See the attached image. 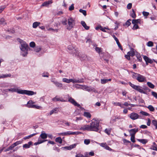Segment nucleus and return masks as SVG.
Instances as JSON below:
<instances>
[{
    "mask_svg": "<svg viewBox=\"0 0 157 157\" xmlns=\"http://www.w3.org/2000/svg\"><path fill=\"white\" fill-rule=\"evenodd\" d=\"M99 121L95 119H93L90 125L85 124L80 126L79 129L82 131L98 132L99 130Z\"/></svg>",
    "mask_w": 157,
    "mask_h": 157,
    "instance_id": "1",
    "label": "nucleus"
},
{
    "mask_svg": "<svg viewBox=\"0 0 157 157\" xmlns=\"http://www.w3.org/2000/svg\"><path fill=\"white\" fill-rule=\"evenodd\" d=\"M5 90V92H10L12 93L16 92L19 94H25L29 96L35 95L36 94V92H34L31 90H23L21 89H19L16 87L13 88L6 89Z\"/></svg>",
    "mask_w": 157,
    "mask_h": 157,
    "instance_id": "2",
    "label": "nucleus"
},
{
    "mask_svg": "<svg viewBox=\"0 0 157 157\" xmlns=\"http://www.w3.org/2000/svg\"><path fill=\"white\" fill-rule=\"evenodd\" d=\"M17 40L21 44L20 47L21 50V54L23 56H25L28 53V46L25 42L21 40L20 38H17Z\"/></svg>",
    "mask_w": 157,
    "mask_h": 157,
    "instance_id": "3",
    "label": "nucleus"
},
{
    "mask_svg": "<svg viewBox=\"0 0 157 157\" xmlns=\"http://www.w3.org/2000/svg\"><path fill=\"white\" fill-rule=\"evenodd\" d=\"M35 103V102L32 100H30L28 102L27 104L25 105V106L29 108H35L40 110L43 109V108L42 106L34 105V104Z\"/></svg>",
    "mask_w": 157,
    "mask_h": 157,
    "instance_id": "4",
    "label": "nucleus"
},
{
    "mask_svg": "<svg viewBox=\"0 0 157 157\" xmlns=\"http://www.w3.org/2000/svg\"><path fill=\"white\" fill-rule=\"evenodd\" d=\"M129 84L130 85V86L133 89L137 90L140 93H143L144 94H146V92L142 88L141 86H139L135 85L132 84L131 82H129Z\"/></svg>",
    "mask_w": 157,
    "mask_h": 157,
    "instance_id": "5",
    "label": "nucleus"
},
{
    "mask_svg": "<svg viewBox=\"0 0 157 157\" xmlns=\"http://www.w3.org/2000/svg\"><path fill=\"white\" fill-rule=\"evenodd\" d=\"M67 49L70 50L72 51L71 53L73 54H75V56L77 57H80L79 52L78 50H77L72 45H69L67 47Z\"/></svg>",
    "mask_w": 157,
    "mask_h": 157,
    "instance_id": "6",
    "label": "nucleus"
},
{
    "mask_svg": "<svg viewBox=\"0 0 157 157\" xmlns=\"http://www.w3.org/2000/svg\"><path fill=\"white\" fill-rule=\"evenodd\" d=\"M68 101L74 105L78 107L81 110H85V109L83 108L82 107L80 104L77 103L76 101H75V100L71 97H70L68 98Z\"/></svg>",
    "mask_w": 157,
    "mask_h": 157,
    "instance_id": "7",
    "label": "nucleus"
},
{
    "mask_svg": "<svg viewBox=\"0 0 157 157\" xmlns=\"http://www.w3.org/2000/svg\"><path fill=\"white\" fill-rule=\"evenodd\" d=\"M132 23L134 25L133 28L136 29H140L137 24H141L142 23V21L140 19H133L132 20Z\"/></svg>",
    "mask_w": 157,
    "mask_h": 157,
    "instance_id": "8",
    "label": "nucleus"
},
{
    "mask_svg": "<svg viewBox=\"0 0 157 157\" xmlns=\"http://www.w3.org/2000/svg\"><path fill=\"white\" fill-rule=\"evenodd\" d=\"M135 74L137 75L136 78L139 82H142L146 81V78L144 76L137 73H136Z\"/></svg>",
    "mask_w": 157,
    "mask_h": 157,
    "instance_id": "9",
    "label": "nucleus"
},
{
    "mask_svg": "<svg viewBox=\"0 0 157 157\" xmlns=\"http://www.w3.org/2000/svg\"><path fill=\"white\" fill-rule=\"evenodd\" d=\"M80 133V132H71V131H69L65 132L59 133H58V135L59 136H65L70 135L78 134L79 133Z\"/></svg>",
    "mask_w": 157,
    "mask_h": 157,
    "instance_id": "10",
    "label": "nucleus"
},
{
    "mask_svg": "<svg viewBox=\"0 0 157 157\" xmlns=\"http://www.w3.org/2000/svg\"><path fill=\"white\" fill-rule=\"evenodd\" d=\"M68 25H69L68 29H71L75 25L74 20L72 18H70L68 19Z\"/></svg>",
    "mask_w": 157,
    "mask_h": 157,
    "instance_id": "11",
    "label": "nucleus"
},
{
    "mask_svg": "<svg viewBox=\"0 0 157 157\" xmlns=\"http://www.w3.org/2000/svg\"><path fill=\"white\" fill-rule=\"evenodd\" d=\"M69 83L72 82L73 83H82L83 82V79H79L78 78H73L72 79H69Z\"/></svg>",
    "mask_w": 157,
    "mask_h": 157,
    "instance_id": "12",
    "label": "nucleus"
},
{
    "mask_svg": "<svg viewBox=\"0 0 157 157\" xmlns=\"http://www.w3.org/2000/svg\"><path fill=\"white\" fill-rule=\"evenodd\" d=\"M128 116L133 120L137 119L139 118V115L137 113H131Z\"/></svg>",
    "mask_w": 157,
    "mask_h": 157,
    "instance_id": "13",
    "label": "nucleus"
},
{
    "mask_svg": "<svg viewBox=\"0 0 157 157\" xmlns=\"http://www.w3.org/2000/svg\"><path fill=\"white\" fill-rule=\"evenodd\" d=\"M143 58L144 60L146 62V64L147 65L148 63H153V61H154L155 60H152L150 59L147 56H144Z\"/></svg>",
    "mask_w": 157,
    "mask_h": 157,
    "instance_id": "14",
    "label": "nucleus"
},
{
    "mask_svg": "<svg viewBox=\"0 0 157 157\" xmlns=\"http://www.w3.org/2000/svg\"><path fill=\"white\" fill-rule=\"evenodd\" d=\"M55 78H52L51 79V81L55 85L59 88H62L63 84L61 83H59L57 81H55L54 80Z\"/></svg>",
    "mask_w": 157,
    "mask_h": 157,
    "instance_id": "15",
    "label": "nucleus"
},
{
    "mask_svg": "<svg viewBox=\"0 0 157 157\" xmlns=\"http://www.w3.org/2000/svg\"><path fill=\"white\" fill-rule=\"evenodd\" d=\"M77 144H71L69 146H66L62 147V148L63 150H64L65 149L67 150H71L72 149L75 148L76 147Z\"/></svg>",
    "mask_w": 157,
    "mask_h": 157,
    "instance_id": "16",
    "label": "nucleus"
},
{
    "mask_svg": "<svg viewBox=\"0 0 157 157\" xmlns=\"http://www.w3.org/2000/svg\"><path fill=\"white\" fill-rule=\"evenodd\" d=\"M52 100L54 101H60L62 102H66L67 101L64 99L62 98H59L56 96L52 98Z\"/></svg>",
    "mask_w": 157,
    "mask_h": 157,
    "instance_id": "17",
    "label": "nucleus"
},
{
    "mask_svg": "<svg viewBox=\"0 0 157 157\" xmlns=\"http://www.w3.org/2000/svg\"><path fill=\"white\" fill-rule=\"evenodd\" d=\"M100 146L104 147L106 150L109 151H111L112 149L108 146L106 143H101L99 144Z\"/></svg>",
    "mask_w": 157,
    "mask_h": 157,
    "instance_id": "18",
    "label": "nucleus"
},
{
    "mask_svg": "<svg viewBox=\"0 0 157 157\" xmlns=\"http://www.w3.org/2000/svg\"><path fill=\"white\" fill-rule=\"evenodd\" d=\"M138 128H133L130 129L129 132H130V136H135L136 133L138 131Z\"/></svg>",
    "mask_w": 157,
    "mask_h": 157,
    "instance_id": "19",
    "label": "nucleus"
},
{
    "mask_svg": "<svg viewBox=\"0 0 157 157\" xmlns=\"http://www.w3.org/2000/svg\"><path fill=\"white\" fill-rule=\"evenodd\" d=\"M58 110L57 108H54L50 111L48 115L50 116L54 113H58Z\"/></svg>",
    "mask_w": 157,
    "mask_h": 157,
    "instance_id": "20",
    "label": "nucleus"
},
{
    "mask_svg": "<svg viewBox=\"0 0 157 157\" xmlns=\"http://www.w3.org/2000/svg\"><path fill=\"white\" fill-rule=\"evenodd\" d=\"M52 3V2L51 1L49 0L45 2L42 3L41 7L47 6L49 4Z\"/></svg>",
    "mask_w": 157,
    "mask_h": 157,
    "instance_id": "21",
    "label": "nucleus"
},
{
    "mask_svg": "<svg viewBox=\"0 0 157 157\" xmlns=\"http://www.w3.org/2000/svg\"><path fill=\"white\" fill-rule=\"evenodd\" d=\"M33 49L34 52H38L41 50L42 48L41 46H37L35 47Z\"/></svg>",
    "mask_w": 157,
    "mask_h": 157,
    "instance_id": "22",
    "label": "nucleus"
},
{
    "mask_svg": "<svg viewBox=\"0 0 157 157\" xmlns=\"http://www.w3.org/2000/svg\"><path fill=\"white\" fill-rule=\"evenodd\" d=\"M127 54H128L130 56H133L135 54L134 49L133 48H131V50L128 52Z\"/></svg>",
    "mask_w": 157,
    "mask_h": 157,
    "instance_id": "23",
    "label": "nucleus"
},
{
    "mask_svg": "<svg viewBox=\"0 0 157 157\" xmlns=\"http://www.w3.org/2000/svg\"><path fill=\"white\" fill-rule=\"evenodd\" d=\"M86 91L88 92L93 91L95 93L97 92V91L94 88L88 86L87 87Z\"/></svg>",
    "mask_w": 157,
    "mask_h": 157,
    "instance_id": "24",
    "label": "nucleus"
},
{
    "mask_svg": "<svg viewBox=\"0 0 157 157\" xmlns=\"http://www.w3.org/2000/svg\"><path fill=\"white\" fill-rule=\"evenodd\" d=\"M112 104L115 106H119L121 107V108H124V106H123V105H122L120 102H115L114 101L112 102Z\"/></svg>",
    "mask_w": 157,
    "mask_h": 157,
    "instance_id": "25",
    "label": "nucleus"
},
{
    "mask_svg": "<svg viewBox=\"0 0 157 157\" xmlns=\"http://www.w3.org/2000/svg\"><path fill=\"white\" fill-rule=\"evenodd\" d=\"M83 115L87 118H90L91 115L90 113L88 112H84Z\"/></svg>",
    "mask_w": 157,
    "mask_h": 157,
    "instance_id": "26",
    "label": "nucleus"
},
{
    "mask_svg": "<svg viewBox=\"0 0 157 157\" xmlns=\"http://www.w3.org/2000/svg\"><path fill=\"white\" fill-rule=\"evenodd\" d=\"M32 144V142L31 141L29 142L28 143L24 144L23 145V148H28L30 147V146Z\"/></svg>",
    "mask_w": 157,
    "mask_h": 157,
    "instance_id": "27",
    "label": "nucleus"
},
{
    "mask_svg": "<svg viewBox=\"0 0 157 157\" xmlns=\"http://www.w3.org/2000/svg\"><path fill=\"white\" fill-rule=\"evenodd\" d=\"M11 76L10 74H2L0 75V78H6L8 77H10Z\"/></svg>",
    "mask_w": 157,
    "mask_h": 157,
    "instance_id": "28",
    "label": "nucleus"
},
{
    "mask_svg": "<svg viewBox=\"0 0 157 157\" xmlns=\"http://www.w3.org/2000/svg\"><path fill=\"white\" fill-rule=\"evenodd\" d=\"M111 80V79H101V83L102 84H104L105 83H107L108 81H110Z\"/></svg>",
    "mask_w": 157,
    "mask_h": 157,
    "instance_id": "29",
    "label": "nucleus"
},
{
    "mask_svg": "<svg viewBox=\"0 0 157 157\" xmlns=\"http://www.w3.org/2000/svg\"><path fill=\"white\" fill-rule=\"evenodd\" d=\"M40 137L42 139H45L47 138V135L45 133L42 132L40 135Z\"/></svg>",
    "mask_w": 157,
    "mask_h": 157,
    "instance_id": "30",
    "label": "nucleus"
},
{
    "mask_svg": "<svg viewBox=\"0 0 157 157\" xmlns=\"http://www.w3.org/2000/svg\"><path fill=\"white\" fill-rule=\"evenodd\" d=\"M81 24L86 29H89V27L86 25L85 21H81Z\"/></svg>",
    "mask_w": 157,
    "mask_h": 157,
    "instance_id": "31",
    "label": "nucleus"
},
{
    "mask_svg": "<svg viewBox=\"0 0 157 157\" xmlns=\"http://www.w3.org/2000/svg\"><path fill=\"white\" fill-rule=\"evenodd\" d=\"M40 24V22H35L33 23V27L35 29L37 26H39Z\"/></svg>",
    "mask_w": 157,
    "mask_h": 157,
    "instance_id": "32",
    "label": "nucleus"
},
{
    "mask_svg": "<svg viewBox=\"0 0 157 157\" xmlns=\"http://www.w3.org/2000/svg\"><path fill=\"white\" fill-rule=\"evenodd\" d=\"M137 140L140 142V143H142L143 144H145L147 142V140L146 139H137Z\"/></svg>",
    "mask_w": 157,
    "mask_h": 157,
    "instance_id": "33",
    "label": "nucleus"
},
{
    "mask_svg": "<svg viewBox=\"0 0 157 157\" xmlns=\"http://www.w3.org/2000/svg\"><path fill=\"white\" fill-rule=\"evenodd\" d=\"M131 21V19H129L126 22V23L124 24L123 25L124 26H126L127 27H128L129 26L131 23L130 22V21Z\"/></svg>",
    "mask_w": 157,
    "mask_h": 157,
    "instance_id": "34",
    "label": "nucleus"
},
{
    "mask_svg": "<svg viewBox=\"0 0 157 157\" xmlns=\"http://www.w3.org/2000/svg\"><path fill=\"white\" fill-rule=\"evenodd\" d=\"M152 124L155 127V129H157V120H153L152 121Z\"/></svg>",
    "mask_w": 157,
    "mask_h": 157,
    "instance_id": "35",
    "label": "nucleus"
},
{
    "mask_svg": "<svg viewBox=\"0 0 157 157\" xmlns=\"http://www.w3.org/2000/svg\"><path fill=\"white\" fill-rule=\"evenodd\" d=\"M147 84L151 88L153 89L155 87V85L150 82H147Z\"/></svg>",
    "mask_w": 157,
    "mask_h": 157,
    "instance_id": "36",
    "label": "nucleus"
},
{
    "mask_svg": "<svg viewBox=\"0 0 157 157\" xmlns=\"http://www.w3.org/2000/svg\"><path fill=\"white\" fill-rule=\"evenodd\" d=\"M55 141L59 143L60 144H61L62 142V139L59 137L56 138L55 139Z\"/></svg>",
    "mask_w": 157,
    "mask_h": 157,
    "instance_id": "37",
    "label": "nucleus"
},
{
    "mask_svg": "<svg viewBox=\"0 0 157 157\" xmlns=\"http://www.w3.org/2000/svg\"><path fill=\"white\" fill-rule=\"evenodd\" d=\"M108 29V28L106 27L103 28L100 25H98L95 28V29Z\"/></svg>",
    "mask_w": 157,
    "mask_h": 157,
    "instance_id": "38",
    "label": "nucleus"
},
{
    "mask_svg": "<svg viewBox=\"0 0 157 157\" xmlns=\"http://www.w3.org/2000/svg\"><path fill=\"white\" fill-rule=\"evenodd\" d=\"M131 16L133 18H135L136 17V16L135 12L133 9L132 10V11L131 14Z\"/></svg>",
    "mask_w": 157,
    "mask_h": 157,
    "instance_id": "39",
    "label": "nucleus"
},
{
    "mask_svg": "<svg viewBox=\"0 0 157 157\" xmlns=\"http://www.w3.org/2000/svg\"><path fill=\"white\" fill-rule=\"evenodd\" d=\"M147 107L151 111L153 112L155 110L154 108L151 105H149Z\"/></svg>",
    "mask_w": 157,
    "mask_h": 157,
    "instance_id": "40",
    "label": "nucleus"
},
{
    "mask_svg": "<svg viewBox=\"0 0 157 157\" xmlns=\"http://www.w3.org/2000/svg\"><path fill=\"white\" fill-rule=\"evenodd\" d=\"M6 24L4 18H1L0 19V24L4 25Z\"/></svg>",
    "mask_w": 157,
    "mask_h": 157,
    "instance_id": "41",
    "label": "nucleus"
},
{
    "mask_svg": "<svg viewBox=\"0 0 157 157\" xmlns=\"http://www.w3.org/2000/svg\"><path fill=\"white\" fill-rule=\"evenodd\" d=\"M79 11L82 13L83 15L85 16H86V11L85 10H83L82 9H80L79 10Z\"/></svg>",
    "mask_w": 157,
    "mask_h": 157,
    "instance_id": "42",
    "label": "nucleus"
},
{
    "mask_svg": "<svg viewBox=\"0 0 157 157\" xmlns=\"http://www.w3.org/2000/svg\"><path fill=\"white\" fill-rule=\"evenodd\" d=\"M36 133H34L32 134H31L27 136H26L24 138V140H26L27 139H29V138L32 137V136H34V135H36Z\"/></svg>",
    "mask_w": 157,
    "mask_h": 157,
    "instance_id": "43",
    "label": "nucleus"
},
{
    "mask_svg": "<svg viewBox=\"0 0 157 157\" xmlns=\"http://www.w3.org/2000/svg\"><path fill=\"white\" fill-rule=\"evenodd\" d=\"M29 45L31 47L33 48L36 47L35 43L34 42H31L29 44Z\"/></svg>",
    "mask_w": 157,
    "mask_h": 157,
    "instance_id": "44",
    "label": "nucleus"
},
{
    "mask_svg": "<svg viewBox=\"0 0 157 157\" xmlns=\"http://www.w3.org/2000/svg\"><path fill=\"white\" fill-rule=\"evenodd\" d=\"M147 45L148 47H152L153 46V44L152 42L149 41L147 43Z\"/></svg>",
    "mask_w": 157,
    "mask_h": 157,
    "instance_id": "45",
    "label": "nucleus"
},
{
    "mask_svg": "<svg viewBox=\"0 0 157 157\" xmlns=\"http://www.w3.org/2000/svg\"><path fill=\"white\" fill-rule=\"evenodd\" d=\"M62 81L64 82H66L67 83H69V79L66 78H63L62 79Z\"/></svg>",
    "mask_w": 157,
    "mask_h": 157,
    "instance_id": "46",
    "label": "nucleus"
},
{
    "mask_svg": "<svg viewBox=\"0 0 157 157\" xmlns=\"http://www.w3.org/2000/svg\"><path fill=\"white\" fill-rule=\"evenodd\" d=\"M21 141H17L16 142L14 143L13 144L14 146V147H15L17 145L20 144L21 143Z\"/></svg>",
    "mask_w": 157,
    "mask_h": 157,
    "instance_id": "47",
    "label": "nucleus"
},
{
    "mask_svg": "<svg viewBox=\"0 0 157 157\" xmlns=\"http://www.w3.org/2000/svg\"><path fill=\"white\" fill-rule=\"evenodd\" d=\"M95 49L96 51L99 53L101 52V48L97 47L95 48Z\"/></svg>",
    "mask_w": 157,
    "mask_h": 157,
    "instance_id": "48",
    "label": "nucleus"
},
{
    "mask_svg": "<svg viewBox=\"0 0 157 157\" xmlns=\"http://www.w3.org/2000/svg\"><path fill=\"white\" fill-rule=\"evenodd\" d=\"M105 132L106 134H107L108 135H110V132H111V129H106L105 130Z\"/></svg>",
    "mask_w": 157,
    "mask_h": 157,
    "instance_id": "49",
    "label": "nucleus"
},
{
    "mask_svg": "<svg viewBox=\"0 0 157 157\" xmlns=\"http://www.w3.org/2000/svg\"><path fill=\"white\" fill-rule=\"evenodd\" d=\"M42 76L44 77H48V74L47 72H44L42 74Z\"/></svg>",
    "mask_w": 157,
    "mask_h": 157,
    "instance_id": "50",
    "label": "nucleus"
},
{
    "mask_svg": "<svg viewBox=\"0 0 157 157\" xmlns=\"http://www.w3.org/2000/svg\"><path fill=\"white\" fill-rule=\"evenodd\" d=\"M90 142V140L89 139H85L84 140V143L86 145L88 144Z\"/></svg>",
    "mask_w": 157,
    "mask_h": 157,
    "instance_id": "51",
    "label": "nucleus"
},
{
    "mask_svg": "<svg viewBox=\"0 0 157 157\" xmlns=\"http://www.w3.org/2000/svg\"><path fill=\"white\" fill-rule=\"evenodd\" d=\"M150 149L152 150L156 151L157 150V145H152L151 147L150 148Z\"/></svg>",
    "mask_w": 157,
    "mask_h": 157,
    "instance_id": "52",
    "label": "nucleus"
},
{
    "mask_svg": "<svg viewBox=\"0 0 157 157\" xmlns=\"http://www.w3.org/2000/svg\"><path fill=\"white\" fill-rule=\"evenodd\" d=\"M152 95L155 98L157 99V93L154 91H152L151 92Z\"/></svg>",
    "mask_w": 157,
    "mask_h": 157,
    "instance_id": "53",
    "label": "nucleus"
},
{
    "mask_svg": "<svg viewBox=\"0 0 157 157\" xmlns=\"http://www.w3.org/2000/svg\"><path fill=\"white\" fill-rule=\"evenodd\" d=\"M136 56L139 61H141L142 60V58L140 55L137 54Z\"/></svg>",
    "mask_w": 157,
    "mask_h": 157,
    "instance_id": "54",
    "label": "nucleus"
},
{
    "mask_svg": "<svg viewBox=\"0 0 157 157\" xmlns=\"http://www.w3.org/2000/svg\"><path fill=\"white\" fill-rule=\"evenodd\" d=\"M46 141H47L46 140H42L40 138V137H39V138H38V141L39 142H41V143H42Z\"/></svg>",
    "mask_w": 157,
    "mask_h": 157,
    "instance_id": "55",
    "label": "nucleus"
},
{
    "mask_svg": "<svg viewBox=\"0 0 157 157\" xmlns=\"http://www.w3.org/2000/svg\"><path fill=\"white\" fill-rule=\"evenodd\" d=\"M81 89L86 90L87 86L85 85H81Z\"/></svg>",
    "mask_w": 157,
    "mask_h": 157,
    "instance_id": "56",
    "label": "nucleus"
},
{
    "mask_svg": "<svg viewBox=\"0 0 157 157\" xmlns=\"http://www.w3.org/2000/svg\"><path fill=\"white\" fill-rule=\"evenodd\" d=\"M131 138L130 140L133 143H135V136H131Z\"/></svg>",
    "mask_w": 157,
    "mask_h": 157,
    "instance_id": "57",
    "label": "nucleus"
},
{
    "mask_svg": "<svg viewBox=\"0 0 157 157\" xmlns=\"http://www.w3.org/2000/svg\"><path fill=\"white\" fill-rule=\"evenodd\" d=\"M74 9V4H72L69 7V10L70 11H71L73 10Z\"/></svg>",
    "mask_w": 157,
    "mask_h": 157,
    "instance_id": "58",
    "label": "nucleus"
},
{
    "mask_svg": "<svg viewBox=\"0 0 157 157\" xmlns=\"http://www.w3.org/2000/svg\"><path fill=\"white\" fill-rule=\"evenodd\" d=\"M142 13L143 15L145 17L147 16L149 14V13L145 11H143Z\"/></svg>",
    "mask_w": 157,
    "mask_h": 157,
    "instance_id": "59",
    "label": "nucleus"
},
{
    "mask_svg": "<svg viewBox=\"0 0 157 157\" xmlns=\"http://www.w3.org/2000/svg\"><path fill=\"white\" fill-rule=\"evenodd\" d=\"M112 36L113 38L116 41L117 43H118V42L119 41L117 39V38L116 37V36L114 35H112Z\"/></svg>",
    "mask_w": 157,
    "mask_h": 157,
    "instance_id": "60",
    "label": "nucleus"
},
{
    "mask_svg": "<svg viewBox=\"0 0 157 157\" xmlns=\"http://www.w3.org/2000/svg\"><path fill=\"white\" fill-rule=\"evenodd\" d=\"M124 56L128 60H130V56L128 54H127V55H125Z\"/></svg>",
    "mask_w": 157,
    "mask_h": 157,
    "instance_id": "61",
    "label": "nucleus"
},
{
    "mask_svg": "<svg viewBox=\"0 0 157 157\" xmlns=\"http://www.w3.org/2000/svg\"><path fill=\"white\" fill-rule=\"evenodd\" d=\"M123 142L124 144H126L130 143V141L128 140H127L125 139H124L123 140Z\"/></svg>",
    "mask_w": 157,
    "mask_h": 157,
    "instance_id": "62",
    "label": "nucleus"
},
{
    "mask_svg": "<svg viewBox=\"0 0 157 157\" xmlns=\"http://www.w3.org/2000/svg\"><path fill=\"white\" fill-rule=\"evenodd\" d=\"M132 4L131 3H129L127 6V7L128 9H130L132 8Z\"/></svg>",
    "mask_w": 157,
    "mask_h": 157,
    "instance_id": "63",
    "label": "nucleus"
},
{
    "mask_svg": "<svg viewBox=\"0 0 157 157\" xmlns=\"http://www.w3.org/2000/svg\"><path fill=\"white\" fill-rule=\"evenodd\" d=\"M75 157H84V156L82 154H78L75 155Z\"/></svg>",
    "mask_w": 157,
    "mask_h": 157,
    "instance_id": "64",
    "label": "nucleus"
}]
</instances>
